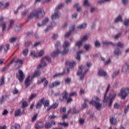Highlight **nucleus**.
Masks as SVG:
<instances>
[{
    "label": "nucleus",
    "instance_id": "34",
    "mask_svg": "<svg viewBox=\"0 0 129 129\" xmlns=\"http://www.w3.org/2000/svg\"><path fill=\"white\" fill-rule=\"evenodd\" d=\"M75 46H76V47H78L79 48H81V47L82 46V41L80 40L79 41H77L75 44Z\"/></svg>",
    "mask_w": 129,
    "mask_h": 129
},
{
    "label": "nucleus",
    "instance_id": "10",
    "mask_svg": "<svg viewBox=\"0 0 129 129\" xmlns=\"http://www.w3.org/2000/svg\"><path fill=\"white\" fill-rule=\"evenodd\" d=\"M68 95V93L67 91H64L62 93V95L59 97L60 101H64V100H67V96Z\"/></svg>",
    "mask_w": 129,
    "mask_h": 129
},
{
    "label": "nucleus",
    "instance_id": "11",
    "mask_svg": "<svg viewBox=\"0 0 129 129\" xmlns=\"http://www.w3.org/2000/svg\"><path fill=\"white\" fill-rule=\"evenodd\" d=\"M24 84L25 85L26 88H28V86H30L32 84V80L30 79V76H28L25 80Z\"/></svg>",
    "mask_w": 129,
    "mask_h": 129
},
{
    "label": "nucleus",
    "instance_id": "51",
    "mask_svg": "<svg viewBox=\"0 0 129 129\" xmlns=\"http://www.w3.org/2000/svg\"><path fill=\"white\" fill-rule=\"evenodd\" d=\"M36 96H37V94H32L29 97V100H32V99H33V98H35V97H36Z\"/></svg>",
    "mask_w": 129,
    "mask_h": 129
},
{
    "label": "nucleus",
    "instance_id": "62",
    "mask_svg": "<svg viewBox=\"0 0 129 129\" xmlns=\"http://www.w3.org/2000/svg\"><path fill=\"white\" fill-rule=\"evenodd\" d=\"M65 81L67 83H68V84H69V83H70V82H71V78H67L66 80Z\"/></svg>",
    "mask_w": 129,
    "mask_h": 129
},
{
    "label": "nucleus",
    "instance_id": "35",
    "mask_svg": "<svg viewBox=\"0 0 129 129\" xmlns=\"http://www.w3.org/2000/svg\"><path fill=\"white\" fill-rule=\"evenodd\" d=\"M3 49H4L5 52H7V51H9V49H10V45L7 44L5 45H3Z\"/></svg>",
    "mask_w": 129,
    "mask_h": 129
},
{
    "label": "nucleus",
    "instance_id": "39",
    "mask_svg": "<svg viewBox=\"0 0 129 129\" xmlns=\"http://www.w3.org/2000/svg\"><path fill=\"white\" fill-rule=\"evenodd\" d=\"M20 128V124L15 123L11 127V129H19Z\"/></svg>",
    "mask_w": 129,
    "mask_h": 129
},
{
    "label": "nucleus",
    "instance_id": "37",
    "mask_svg": "<svg viewBox=\"0 0 129 129\" xmlns=\"http://www.w3.org/2000/svg\"><path fill=\"white\" fill-rule=\"evenodd\" d=\"M118 74H119V70H117V71L113 72L112 75V78H115V77H116Z\"/></svg>",
    "mask_w": 129,
    "mask_h": 129
},
{
    "label": "nucleus",
    "instance_id": "16",
    "mask_svg": "<svg viewBox=\"0 0 129 129\" xmlns=\"http://www.w3.org/2000/svg\"><path fill=\"white\" fill-rule=\"evenodd\" d=\"M43 82H44L43 85H44V87H46V86H47V85H48V81H47V80L45 78H42L41 79L40 81H37L38 84H41V83H43Z\"/></svg>",
    "mask_w": 129,
    "mask_h": 129
},
{
    "label": "nucleus",
    "instance_id": "18",
    "mask_svg": "<svg viewBox=\"0 0 129 129\" xmlns=\"http://www.w3.org/2000/svg\"><path fill=\"white\" fill-rule=\"evenodd\" d=\"M44 99H45L44 98L41 99L40 100V101L37 103V104L36 105V109H39V108H41V107H42V105L43 104V101H44Z\"/></svg>",
    "mask_w": 129,
    "mask_h": 129
},
{
    "label": "nucleus",
    "instance_id": "29",
    "mask_svg": "<svg viewBox=\"0 0 129 129\" xmlns=\"http://www.w3.org/2000/svg\"><path fill=\"white\" fill-rule=\"evenodd\" d=\"M114 54L116 55V56H118L119 55L121 54V51L119 50V48L117 47L114 51Z\"/></svg>",
    "mask_w": 129,
    "mask_h": 129
},
{
    "label": "nucleus",
    "instance_id": "45",
    "mask_svg": "<svg viewBox=\"0 0 129 129\" xmlns=\"http://www.w3.org/2000/svg\"><path fill=\"white\" fill-rule=\"evenodd\" d=\"M122 21V19L121 18V16H119L117 18L115 19V23H117L118 22H121Z\"/></svg>",
    "mask_w": 129,
    "mask_h": 129
},
{
    "label": "nucleus",
    "instance_id": "30",
    "mask_svg": "<svg viewBox=\"0 0 129 129\" xmlns=\"http://www.w3.org/2000/svg\"><path fill=\"white\" fill-rule=\"evenodd\" d=\"M15 23V20L14 19H11L10 20V24L8 26V28H7V30L9 31V30H11L12 29V27H13V24Z\"/></svg>",
    "mask_w": 129,
    "mask_h": 129
},
{
    "label": "nucleus",
    "instance_id": "44",
    "mask_svg": "<svg viewBox=\"0 0 129 129\" xmlns=\"http://www.w3.org/2000/svg\"><path fill=\"white\" fill-rule=\"evenodd\" d=\"M57 124H59L60 125H63V126H64L65 127H68L69 126L68 123H66V122H63V123L57 122Z\"/></svg>",
    "mask_w": 129,
    "mask_h": 129
},
{
    "label": "nucleus",
    "instance_id": "60",
    "mask_svg": "<svg viewBox=\"0 0 129 129\" xmlns=\"http://www.w3.org/2000/svg\"><path fill=\"white\" fill-rule=\"evenodd\" d=\"M88 39V36L87 35H85L83 36V37L82 38V39L81 41L83 42L84 41H86Z\"/></svg>",
    "mask_w": 129,
    "mask_h": 129
},
{
    "label": "nucleus",
    "instance_id": "56",
    "mask_svg": "<svg viewBox=\"0 0 129 129\" xmlns=\"http://www.w3.org/2000/svg\"><path fill=\"white\" fill-rule=\"evenodd\" d=\"M16 40H17V37H12L9 39L10 43H14V42H16Z\"/></svg>",
    "mask_w": 129,
    "mask_h": 129
},
{
    "label": "nucleus",
    "instance_id": "5",
    "mask_svg": "<svg viewBox=\"0 0 129 129\" xmlns=\"http://www.w3.org/2000/svg\"><path fill=\"white\" fill-rule=\"evenodd\" d=\"M129 93V88H122L121 89L120 93L118 94V96L121 97L122 99H124L126 96H127V94Z\"/></svg>",
    "mask_w": 129,
    "mask_h": 129
},
{
    "label": "nucleus",
    "instance_id": "33",
    "mask_svg": "<svg viewBox=\"0 0 129 129\" xmlns=\"http://www.w3.org/2000/svg\"><path fill=\"white\" fill-rule=\"evenodd\" d=\"M22 30V26L21 25H16L14 28L15 32H20Z\"/></svg>",
    "mask_w": 129,
    "mask_h": 129
},
{
    "label": "nucleus",
    "instance_id": "32",
    "mask_svg": "<svg viewBox=\"0 0 129 129\" xmlns=\"http://www.w3.org/2000/svg\"><path fill=\"white\" fill-rule=\"evenodd\" d=\"M63 6H64V5H63V4H59L55 9V12H59V10H61V9H62V8H63Z\"/></svg>",
    "mask_w": 129,
    "mask_h": 129
},
{
    "label": "nucleus",
    "instance_id": "53",
    "mask_svg": "<svg viewBox=\"0 0 129 129\" xmlns=\"http://www.w3.org/2000/svg\"><path fill=\"white\" fill-rule=\"evenodd\" d=\"M26 106H28V102L27 101H24L22 102V108H25Z\"/></svg>",
    "mask_w": 129,
    "mask_h": 129
},
{
    "label": "nucleus",
    "instance_id": "41",
    "mask_svg": "<svg viewBox=\"0 0 129 129\" xmlns=\"http://www.w3.org/2000/svg\"><path fill=\"white\" fill-rule=\"evenodd\" d=\"M110 122L111 124H116V119L112 117L110 119Z\"/></svg>",
    "mask_w": 129,
    "mask_h": 129
},
{
    "label": "nucleus",
    "instance_id": "49",
    "mask_svg": "<svg viewBox=\"0 0 129 129\" xmlns=\"http://www.w3.org/2000/svg\"><path fill=\"white\" fill-rule=\"evenodd\" d=\"M24 45L25 47H29V46H30V45H32V42L31 41H26L24 43Z\"/></svg>",
    "mask_w": 129,
    "mask_h": 129
},
{
    "label": "nucleus",
    "instance_id": "50",
    "mask_svg": "<svg viewBox=\"0 0 129 129\" xmlns=\"http://www.w3.org/2000/svg\"><path fill=\"white\" fill-rule=\"evenodd\" d=\"M5 84V78L3 77L0 80V86L4 85Z\"/></svg>",
    "mask_w": 129,
    "mask_h": 129
},
{
    "label": "nucleus",
    "instance_id": "24",
    "mask_svg": "<svg viewBox=\"0 0 129 129\" xmlns=\"http://www.w3.org/2000/svg\"><path fill=\"white\" fill-rule=\"evenodd\" d=\"M102 43L103 45V46H109V45H112V46L116 45L114 43H112V42H111V41H102Z\"/></svg>",
    "mask_w": 129,
    "mask_h": 129
},
{
    "label": "nucleus",
    "instance_id": "9",
    "mask_svg": "<svg viewBox=\"0 0 129 129\" xmlns=\"http://www.w3.org/2000/svg\"><path fill=\"white\" fill-rule=\"evenodd\" d=\"M109 88H110V85L108 84L106 90V93L104 94V100H103L104 102H107V101L108 100V99H109V98L111 97V94H109V97L108 98L106 97V95L107 94V92H108V91L109 90Z\"/></svg>",
    "mask_w": 129,
    "mask_h": 129
},
{
    "label": "nucleus",
    "instance_id": "64",
    "mask_svg": "<svg viewBox=\"0 0 129 129\" xmlns=\"http://www.w3.org/2000/svg\"><path fill=\"white\" fill-rule=\"evenodd\" d=\"M95 47H100V43H99L98 41H96L95 42Z\"/></svg>",
    "mask_w": 129,
    "mask_h": 129
},
{
    "label": "nucleus",
    "instance_id": "57",
    "mask_svg": "<svg viewBox=\"0 0 129 129\" xmlns=\"http://www.w3.org/2000/svg\"><path fill=\"white\" fill-rule=\"evenodd\" d=\"M37 117H38V114L34 115L32 118V120H31L32 122H34V121H35V120L37 119Z\"/></svg>",
    "mask_w": 129,
    "mask_h": 129
},
{
    "label": "nucleus",
    "instance_id": "28",
    "mask_svg": "<svg viewBox=\"0 0 129 129\" xmlns=\"http://www.w3.org/2000/svg\"><path fill=\"white\" fill-rule=\"evenodd\" d=\"M129 66L128 64H127L126 63L125 64L122 69V72L124 73H125L126 72H127V71L128 70Z\"/></svg>",
    "mask_w": 129,
    "mask_h": 129
},
{
    "label": "nucleus",
    "instance_id": "1",
    "mask_svg": "<svg viewBox=\"0 0 129 129\" xmlns=\"http://www.w3.org/2000/svg\"><path fill=\"white\" fill-rule=\"evenodd\" d=\"M69 46H70V42L65 41L62 46L63 50L62 51H61L58 49V48L61 46V42L59 41L56 42L55 44L56 50L51 53V56L52 57H57L59 54H61V55H65L66 54H67V53L69 52V48H68Z\"/></svg>",
    "mask_w": 129,
    "mask_h": 129
},
{
    "label": "nucleus",
    "instance_id": "55",
    "mask_svg": "<svg viewBox=\"0 0 129 129\" xmlns=\"http://www.w3.org/2000/svg\"><path fill=\"white\" fill-rule=\"evenodd\" d=\"M42 59H43L44 61H45V60H47V61H48V62H51V58H50V57H49L48 56H45Z\"/></svg>",
    "mask_w": 129,
    "mask_h": 129
},
{
    "label": "nucleus",
    "instance_id": "40",
    "mask_svg": "<svg viewBox=\"0 0 129 129\" xmlns=\"http://www.w3.org/2000/svg\"><path fill=\"white\" fill-rule=\"evenodd\" d=\"M39 75H41V72L36 71L35 72L32 76V77H39Z\"/></svg>",
    "mask_w": 129,
    "mask_h": 129
},
{
    "label": "nucleus",
    "instance_id": "43",
    "mask_svg": "<svg viewBox=\"0 0 129 129\" xmlns=\"http://www.w3.org/2000/svg\"><path fill=\"white\" fill-rule=\"evenodd\" d=\"M59 37V35H58V34H54L52 37L51 39L52 40H53V41H55V40H57V39H58V37Z\"/></svg>",
    "mask_w": 129,
    "mask_h": 129
},
{
    "label": "nucleus",
    "instance_id": "25",
    "mask_svg": "<svg viewBox=\"0 0 129 129\" xmlns=\"http://www.w3.org/2000/svg\"><path fill=\"white\" fill-rule=\"evenodd\" d=\"M46 65L47 63H46V61L44 60V59H42L41 60V63L37 67V68L38 69H39V68H42V67H45V66H46Z\"/></svg>",
    "mask_w": 129,
    "mask_h": 129
},
{
    "label": "nucleus",
    "instance_id": "23",
    "mask_svg": "<svg viewBox=\"0 0 129 129\" xmlns=\"http://www.w3.org/2000/svg\"><path fill=\"white\" fill-rule=\"evenodd\" d=\"M43 126H44V123H43L42 121H39L36 123L35 125V128L36 129L42 128Z\"/></svg>",
    "mask_w": 129,
    "mask_h": 129
},
{
    "label": "nucleus",
    "instance_id": "27",
    "mask_svg": "<svg viewBox=\"0 0 129 129\" xmlns=\"http://www.w3.org/2000/svg\"><path fill=\"white\" fill-rule=\"evenodd\" d=\"M87 27V23H84L82 24H81L79 26H78L77 28L80 29V30H82L83 29H86V28Z\"/></svg>",
    "mask_w": 129,
    "mask_h": 129
},
{
    "label": "nucleus",
    "instance_id": "12",
    "mask_svg": "<svg viewBox=\"0 0 129 129\" xmlns=\"http://www.w3.org/2000/svg\"><path fill=\"white\" fill-rule=\"evenodd\" d=\"M61 17V13L57 11H55L54 13L51 15L52 20L59 19Z\"/></svg>",
    "mask_w": 129,
    "mask_h": 129
},
{
    "label": "nucleus",
    "instance_id": "3",
    "mask_svg": "<svg viewBox=\"0 0 129 129\" xmlns=\"http://www.w3.org/2000/svg\"><path fill=\"white\" fill-rule=\"evenodd\" d=\"M45 15V12L42 9H38L35 10L33 13H31L28 16V20H32L33 18L35 19H39V18H42Z\"/></svg>",
    "mask_w": 129,
    "mask_h": 129
},
{
    "label": "nucleus",
    "instance_id": "38",
    "mask_svg": "<svg viewBox=\"0 0 129 129\" xmlns=\"http://www.w3.org/2000/svg\"><path fill=\"white\" fill-rule=\"evenodd\" d=\"M6 99H7V96H2V97L0 98L1 104H3V103L6 101Z\"/></svg>",
    "mask_w": 129,
    "mask_h": 129
},
{
    "label": "nucleus",
    "instance_id": "6",
    "mask_svg": "<svg viewBox=\"0 0 129 129\" xmlns=\"http://www.w3.org/2000/svg\"><path fill=\"white\" fill-rule=\"evenodd\" d=\"M16 77L18 78L20 82H23V81H24V79H25V74H24L23 71L19 70L18 74H16Z\"/></svg>",
    "mask_w": 129,
    "mask_h": 129
},
{
    "label": "nucleus",
    "instance_id": "15",
    "mask_svg": "<svg viewBox=\"0 0 129 129\" xmlns=\"http://www.w3.org/2000/svg\"><path fill=\"white\" fill-rule=\"evenodd\" d=\"M69 68H67V69H64L63 70V72L62 73H58V74H55L53 76V78H55V77H58V76H61V75H63L64 73H69Z\"/></svg>",
    "mask_w": 129,
    "mask_h": 129
},
{
    "label": "nucleus",
    "instance_id": "42",
    "mask_svg": "<svg viewBox=\"0 0 129 129\" xmlns=\"http://www.w3.org/2000/svg\"><path fill=\"white\" fill-rule=\"evenodd\" d=\"M84 6L85 7H90V3L88 0H85L84 2Z\"/></svg>",
    "mask_w": 129,
    "mask_h": 129
},
{
    "label": "nucleus",
    "instance_id": "21",
    "mask_svg": "<svg viewBox=\"0 0 129 129\" xmlns=\"http://www.w3.org/2000/svg\"><path fill=\"white\" fill-rule=\"evenodd\" d=\"M61 83L60 81H55L49 85V88H53V87H55L56 86H59Z\"/></svg>",
    "mask_w": 129,
    "mask_h": 129
},
{
    "label": "nucleus",
    "instance_id": "59",
    "mask_svg": "<svg viewBox=\"0 0 129 129\" xmlns=\"http://www.w3.org/2000/svg\"><path fill=\"white\" fill-rule=\"evenodd\" d=\"M124 26H126V27H127L129 25V19H126L124 21Z\"/></svg>",
    "mask_w": 129,
    "mask_h": 129
},
{
    "label": "nucleus",
    "instance_id": "36",
    "mask_svg": "<svg viewBox=\"0 0 129 129\" xmlns=\"http://www.w3.org/2000/svg\"><path fill=\"white\" fill-rule=\"evenodd\" d=\"M45 127L46 129H49L52 127V124L49 122H47L45 124Z\"/></svg>",
    "mask_w": 129,
    "mask_h": 129
},
{
    "label": "nucleus",
    "instance_id": "52",
    "mask_svg": "<svg viewBox=\"0 0 129 129\" xmlns=\"http://www.w3.org/2000/svg\"><path fill=\"white\" fill-rule=\"evenodd\" d=\"M57 118V116H55L54 115H50L48 116V120H51V119H53L54 118Z\"/></svg>",
    "mask_w": 129,
    "mask_h": 129
},
{
    "label": "nucleus",
    "instance_id": "20",
    "mask_svg": "<svg viewBox=\"0 0 129 129\" xmlns=\"http://www.w3.org/2000/svg\"><path fill=\"white\" fill-rule=\"evenodd\" d=\"M25 113V110H23L22 112H21V109H19L15 111V116H19L22 115Z\"/></svg>",
    "mask_w": 129,
    "mask_h": 129
},
{
    "label": "nucleus",
    "instance_id": "48",
    "mask_svg": "<svg viewBox=\"0 0 129 129\" xmlns=\"http://www.w3.org/2000/svg\"><path fill=\"white\" fill-rule=\"evenodd\" d=\"M28 53H29V50L28 49L23 50L22 52V54L24 56H27L28 55Z\"/></svg>",
    "mask_w": 129,
    "mask_h": 129
},
{
    "label": "nucleus",
    "instance_id": "26",
    "mask_svg": "<svg viewBox=\"0 0 129 129\" xmlns=\"http://www.w3.org/2000/svg\"><path fill=\"white\" fill-rule=\"evenodd\" d=\"M42 104H43V106L45 108L46 107H49V105H50V101L48 100H45L43 101Z\"/></svg>",
    "mask_w": 129,
    "mask_h": 129
},
{
    "label": "nucleus",
    "instance_id": "47",
    "mask_svg": "<svg viewBox=\"0 0 129 129\" xmlns=\"http://www.w3.org/2000/svg\"><path fill=\"white\" fill-rule=\"evenodd\" d=\"M30 55L31 56H33V58H37V55H36V52L34 50L31 51Z\"/></svg>",
    "mask_w": 129,
    "mask_h": 129
},
{
    "label": "nucleus",
    "instance_id": "54",
    "mask_svg": "<svg viewBox=\"0 0 129 129\" xmlns=\"http://www.w3.org/2000/svg\"><path fill=\"white\" fill-rule=\"evenodd\" d=\"M110 0H99L98 1V4L101 5V4H103L106 2H109Z\"/></svg>",
    "mask_w": 129,
    "mask_h": 129
},
{
    "label": "nucleus",
    "instance_id": "31",
    "mask_svg": "<svg viewBox=\"0 0 129 129\" xmlns=\"http://www.w3.org/2000/svg\"><path fill=\"white\" fill-rule=\"evenodd\" d=\"M82 53H83V51L82 50H80L78 52L76 59H77V60H78V61H80V60L81 59V56H80V54H82Z\"/></svg>",
    "mask_w": 129,
    "mask_h": 129
},
{
    "label": "nucleus",
    "instance_id": "63",
    "mask_svg": "<svg viewBox=\"0 0 129 129\" xmlns=\"http://www.w3.org/2000/svg\"><path fill=\"white\" fill-rule=\"evenodd\" d=\"M13 94H18L19 93V90L17 89V88H15V89L13 90Z\"/></svg>",
    "mask_w": 129,
    "mask_h": 129
},
{
    "label": "nucleus",
    "instance_id": "4",
    "mask_svg": "<svg viewBox=\"0 0 129 129\" xmlns=\"http://www.w3.org/2000/svg\"><path fill=\"white\" fill-rule=\"evenodd\" d=\"M99 101H100V99H99L98 97H93L92 101L89 102V103L90 104H92L93 106H95L97 110H100L102 104L100 103Z\"/></svg>",
    "mask_w": 129,
    "mask_h": 129
},
{
    "label": "nucleus",
    "instance_id": "22",
    "mask_svg": "<svg viewBox=\"0 0 129 129\" xmlns=\"http://www.w3.org/2000/svg\"><path fill=\"white\" fill-rule=\"evenodd\" d=\"M75 27L74 26H72L70 28V31L69 32H67L65 35L64 37L65 38H68V37H69L70 36V35H71V34H72V32L74 31V28Z\"/></svg>",
    "mask_w": 129,
    "mask_h": 129
},
{
    "label": "nucleus",
    "instance_id": "2",
    "mask_svg": "<svg viewBox=\"0 0 129 129\" xmlns=\"http://www.w3.org/2000/svg\"><path fill=\"white\" fill-rule=\"evenodd\" d=\"M91 66V63H87V67L83 66H81L79 67V70L77 73V75L80 76V80H83L84 79V75L88 72V70H89V67Z\"/></svg>",
    "mask_w": 129,
    "mask_h": 129
},
{
    "label": "nucleus",
    "instance_id": "17",
    "mask_svg": "<svg viewBox=\"0 0 129 129\" xmlns=\"http://www.w3.org/2000/svg\"><path fill=\"white\" fill-rule=\"evenodd\" d=\"M66 65L67 66H69L71 69L73 70L74 69V67L76 65V62L75 61H73V62H70V61H67L66 62Z\"/></svg>",
    "mask_w": 129,
    "mask_h": 129
},
{
    "label": "nucleus",
    "instance_id": "46",
    "mask_svg": "<svg viewBox=\"0 0 129 129\" xmlns=\"http://www.w3.org/2000/svg\"><path fill=\"white\" fill-rule=\"evenodd\" d=\"M37 53L39 57H41V56H43V55H44V50H41L38 51Z\"/></svg>",
    "mask_w": 129,
    "mask_h": 129
},
{
    "label": "nucleus",
    "instance_id": "19",
    "mask_svg": "<svg viewBox=\"0 0 129 129\" xmlns=\"http://www.w3.org/2000/svg\"><path fill=\"white\" fill-rule=\"evenodd\" d=\"M98 74L99 76H103L104 77H106V78H107V77H108V76H107V74H106L105 72L101 70H99Z\"/></svg>",
    "mask_w": 129,
    "mask_h": 129
},
{
    "label": "nucleus",
    "instance_id": "7",
    "mask_svg": "<svg viewBox=\"0 0 129 129\" xmlns=\"http://www.w3.org/2000/svg\"><path fill=\"white\" fill-rule=\"evenodd\" d=\"M5 19H6V18L1 16L0 17V25L2 28V32H4V31H5L6 30V28H7V22L5 21Z\"/></svg>",
    "mask_w": 129,
    "mask_h": 129
},
{
    "label": "nucleus",
    "instance_id": "13",
    "mask_svg": "<svg viewBox=\"0 0 129 129\" xmlns=\"http://www.w3.org/2000/svg\"><path fill=\"white\" fill-rule=\"evenodd\" d=\"M49 23V18L46 17L42 20V24L38 23V27H43V26H46Z\"/></svg>",
    "mask_w": 129,
    "mask_h": 129
},
{
    "label": "nucleus",
    "instance_id": "58",
    "mask_svg": "<svg viewBox=\"0 0 129 129\" xmlns=\"http://www.w3.org/2000/svg\"><path fill=\"white\" fill-rule=\"evenodd\" d=\"M84 48L85 49V50H86V51H88V50H89V49H90V45L85 44L84 45Z\"/></svg>",
    "mask_w": 129,
    "mask_h": 129
},
{
    "label": "nucleus",
    "instance_id": "8",
    "mask_svg": "<svg viewBox=\"0 0 129 129\" xmlns=\"http://www.w3.org/2000/svg\"><path fill=\"white\" fill-rule=\"evenodd\" d=\"M14 62L16 63L15 64V67L17 68V69H18V68H21L22 64H23V60L18 58H14Z\"/></svg>",
    "mask_w": 129,
    "mask_h": 129
},
{
    "label": "nucleus",
    "instance_id": "14",
    "mask_svg": "<svg viewBox=\"0 0 129 129\" xmlns=\"http://www.w3.org/2000/svg\"><path fill=\"white\" fill-rule=\"evenodd\" d=\"M58 106H59V104H58V103H54L50 106L48 107L46 109V111H50L51 109H55V108H57Z\"/></svg>",
    "mask_w": 129,
    "mask_h": 129
},
{
    "label": "nucleus",
    "instance_id": "61",
    "mask_svg": "<svg viewBox=\"0 0 129 129\" xmlns=\"http://www.w3.org/2000/svg\"><path fill=\"white\" fill-rule=\"evenodd\" d=\"M73 110L74 113H79V112H80V110H76V108L75 107L73 108Z\"/></svg>",
    "mask_w": 129,
    "mask_h": 129
}]
</instances>
